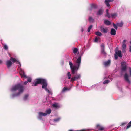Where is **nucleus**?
I'll return each instance as SVG.
<instances>
[{
    "mask_svg": "<svg viewBox=\"0 0 131 131\" xmlns=\"http://www.w3.org/2000/svg\"><path fill=\"white\" fill-rule=\"evenodd\" d=\"M46 113L41 112H38V118L40 119H42V116H45L47 114H49L51 112V110L50 109H49L46 110Z\"/></svg>",
    "mask_w": 131,
    "mask_h": 131,
    "instance_id": "obj_3",
    "label": "nucleus"
},
{
    "mask_svg": "<svg viewBox=\"0 0 131 131\" xmlns=\"http://www.w3.org/2000/svg\"><path fill=\"white\" fill-rule=\"evenodd\" d=\"M130 43L131 44V41L130 42Z\"/></svg>",
    "mask_w": 131,
    "mask_h": 131,
    "instance_id": "obj_49",
    "label": "nucleus"
},
{
    "mask_svg": "<svg viewBox=\"0 0 131 131\" xmlns=\"http://www.w3.org/2000/svg\"><path fill=\"white\" fill-rule=\"evenodd\" d=\"M113 26L114 27L116 30L117 29V25H116L114 23L113 24Z\"/></svg>",
    "mask_w": 131,
    "mask_h": 131,
    "instance_id": "obj_32",
    "label": "nucleus"
},
{
    "mask_svg": "<svg viewBox=\"0 0 131 131\" xmlns=\"http://www.w3.org/2000/svg\"><path fill=\"white\" fill-rule=\"evenodd\" d=\"M115 54L118 56L119 57H122V52L121 51L118 50L115 52Z\"/></svg>",
    "mask_w": 131,
    "mask_h": 131,
    "instance_id": "obj_12",
    "label": "nucleus"
},
{
    "mask_svg": "<svg viewBox=\"0 0 131 131\" xmlns=\"http://www.w3.org/2000/svg\"><path fill=\"white\" fill-rule=\"evenodd\" d=\"M95 34L97 35L100 36L102 35V34L101 32L99 31L95 32Z\"/></svg>",
    "mask_w": 131,
    "mask_h": 131,
    "instance_id": "obj_25",
    "label": "nucleus"
},
{
    "mask_svg": "<svg viewBox=\"0 0 131 131\" xmlns=\"http://www.w3.org/2000/svg\"><path fill=\"white\" fill-rule=\"evenodd\" d=\"M101 49H102L103 48L105 49V46L103 44H102L101 45Z\"/></svg>",
    "mask_w": 131,
    "mask_h": 131,
    "instance_id": "obj_38",
    "label": "nucleus"
},
{
    "mask_svg": "<svg viewBox=\"0 0 131 131\" xmlns=\"http://www.w3.org/2000/svg\"><path fill=\"white\" fill-rule=\"evenodd\" d=\"M81 56H79L75 61L76 65L78 66V67H79L80 64L81 63Z\"/></svg>",
    "mask_w": 131,
    "mask_h": 131,
    "instance_id": "obj_6",
    "label": "nucleus"
},
{
    "mask_svg": "<svg viewBox=\"0 0 131 131\" xmlns=\"http://www.w3.org/2000/svg\"><path fill=\"white\" fill-rule=\"evenodd\" d=\"M79 67H78L77 66H73L71 68V71L73 74H74L75 71H77Z\"/></svg>",
    "mask_w": 131,
    "mask_h": 131,
    "instance_id": "obj_5",
    "label": "nucleus"
},
{
    "mask_svg": "<svg viewBox=\"0 0 131 131\" xmlns=\"http://www.w3.org/2000/svg\"><path fill=\"white\" fill-rule=\"evenodd\" d=\"M111 15L112 18H115L117 16V15L116 13L111 14Z\"/></svg>",
    "mask_w": 131,
    "mask_h": 131,
    "instance_id": "obj_26",
    "label": "nucleus"
},
{
    "mask_svg": "<svg viewBox=\"0 0 131 131\" xmlns=\"http://www.w3.org/2000/svg\"><path fill=\"white\" fill-rule=\"evenodd\" d=\"M80 77V74L77 75L76 76H74V77L72 78L71 79V81L73 82L77 79H79Z\"/></svg>",
    "mask_w": 131,
    "mask_h": 131,
    "instance_id": "obj_8",
    "label": "nucleus"
},
{
    "mask_svg": "<svg viewBox=\"0 0 131 131\" xmlns=\"http://www.w3.org/2000/svg\"><path fill=\"white\" fill-rule=\"evenodd\" d=\"M129 51L131 52V45L130 46L129 48Z\"/></svg>",
    "mask_w": 131,
    "mask_h": 131,
    "instance_id": "obj_44",
    "label": "nucleus"
},
{
    "mask_svg": "<svg viewBox=\"0 0 131 131\" xmlns=\"http://www.w3.org/2000/svg\"><path fill=\"white\" fill-rule=\"evenodd\" d=\"M4 48L6 50H7L8 49V47L6 45H5L4 46Z\"/></svg>",
    "mask_w": 131,
    "mask_h": 131,
    "instance_id": "obj_35",
    "label": "nucleus"
},
{
    "mask_svg": "<svg viewBox=\"0 0 131 131\" xmlns=\"http://www.w3.org/2000/svg\"><path fill=\"white\" fill-rule=\"evenodd\" d=\"M31 81V79L30 78H28L27 81H28V82H30Z\"/></svg>",
    "mask_w": 131,
    "mask_h": 131,
    "instance_id": "obj_39",
    "label": "nucleus"
},
{
    "mask_svg": "<svg viewBox=\"0 0 131 131\" xmlns=\"http://www.w3.org/2000/svg\"><path fill=\"white\" fill-rule=\"evenodd\" d=\"M42 84V88L44 89L48 93H50L49 90L47 88V83L46 79L41 78H38L36 79V81L33 83V86H36L38 84Z\"/></svg>",
    "mask_w": 131,
    "mask_h": 131,
    "instance_id": "obj_2",
    "label": "nucleus"
},
{
    "mask_svg": "<svg viewBox=\"0 0 131 131\" xmlns=\"http://www.w3.org/2000/svg\"><path fill=\"white\" fill-rule=\"evenodd\" d=\"M2 61L0 60V64H1L2 63Z\"/></svg>",
    "mask_w": 131,
    "mask_h": 131,
    "instance_id": "obj_48",
    "label": "nucleus"
},
{
    "mask_svg": "<svg viewBox=\"0 0 131 131\" xmlns=\"http://www.w3.org/2000/svg\"><path fill=\"white\" fill-rule=\"evenodd\" d=\"M28 82V81H26L24 83V84L25 85H26L27 84Z\"/></svg>",
    "mask_w": 131,
    "mask_h": 131,
    "instance_id": "obj_43",
    "label": "nucleus"
},
{
    "mask_svg": "<svg viewBox=\"0 0 131 131\" xmlns=\"http://www.w3.org/2000/svg\"><path fill=\"white\" fill-rule=\"evenodd\" d=\"M108 11H109L108 9L106 10V14H108V13H109Z\"/></svg>",
    "mask_w": 131,
    "mask_h": 131,
    "instance_id": "obj_46",
    "label": "nucleus"
},
{
    "mask_svg": "<svg viewBox=\"0 0 131 131\" xmlns=\"http://www.w3.org/2000/svg\"><path fill=\"white\" fill-rule=\"evenodd\" d=\"M92 27V25H90L88 28L87 31L88 32H89L90 31Z\"/></svg>",
    "mask_w": 131,
    "mask_h": 131,
    "instance_id": "obj_30",
    "label": "nucleus"
},
{
    "mask_svg": "<svg viewBox=\"0 0 131 131\" xmlns=\"http://www.w3.org/2000/svg\"><path fill=\"white\" fill-rule=\"evenodd\" d=\"M111 63V61L109 60L108 61L105 62L104 63V66L106 67L109 66Z\"/></svg>",
    "mask_w": 131,
    "mask_h": 131,
    "instance_id": "obj_15",
    "label": "nucleus"
},
{
    "mask_svg": "<svg viewBox=\"0 0 131 131\" xmlns=\"http://www.w3.org/2000/svg\"><path fill=\"white\" fill-rule=\"evenodd\" d=\"M124 78L125 80L127 82L129 83H130V82L127 73L125 74L124 76Z\"/></svg>",
    "mask_w": 131,
    "mask_h": 131,
    "instance_id": "obj_10",
    "label": "nucleus"
},
{
    "mask_svg": "<svg viewBox=\"0 0 131 131\" xmlns=\"http://www.w3.org/2000/svg\"><path fill=\"white\" fill-rule=\"evenodd\" d=\"M100 31L104 33H107L108 32V29L107 28H105L102 26L100 27Z\"/></svg>",
    "mask_w": 131,
    "mask_h": 131,
    "instance_id": "obj_9",
    "label": "nucleus"
},
{
    "mask_svg": "<svg viewBox=\"0 0 131 131\" xmlns=\"http://www.w3.org/2000/svg\"><path fill=\"white\" fill-rule=\"evenodd\" d=\"M131 126V121L127 125V126L126 127V129H127L129 128Z\"/></svg>",
    "mask_w": 131,
    "mask_h": 131,
    "instance_id": "obj_28",
    "label": "nucleus"
},
{
    "mask_svg": "<svg viewBox=\"0 0 131 131\" xmlns=\"http://www.w3.org/2000/svg\"><path fill=\"white\" fill-rule=\"evenodd\" d=\"M78 51L77 48H74L73 50V52L74 54H76L77 53Z\"/></svg>",
    "mask_w": 131,
    "mask_h": 131,
    "instance_id": "obj_27",
    "label": "nucleus"
},
{
    "mask_svg": "<svg viewBox=\"0 0 131 131\" xmlns=\"http://www.w3.org/2000/svg\"><path fill=\"white\" fill-rule=\"evenodd\" d=\"M10 60L12 61V62L13 63H14L15 62H17V63H19L20 64V63L18 61H17L16 59L15 58H13V57H11L10 58Z\"/></svg>",
    "mask_w": 131,
    "mask_h": 131,
    "instance_id": "obj_18",
    "label": "nucleus"
},
{
    "mask_svg": "<svg viewBox=\"0 0 131 131\" xmlns=\"http://www.w3.org/2000/svg\"><path fill=\"white\" fill-rule=\"evenodd\" d=\"M98 41V39L97 37H96L95 39V42H97Z\"/></svg>",
    "mask_w": 131,
    "mask_h": 131,
    "instance_id": "obj_42",
    "label": "nucleus"
},
{
    "mask_svg": "<svg viewBox=\"0 0 131 131\" xmlns=\"http://www.w3.org/2000/svg\"><path fill=\"white\" fill-rule=\"evenodd\" d=\"M126 40H124L123 42L122 45V52L124 53L125 52V49L126 47V45L125 44Z\"/></svg>",
    "mask_w": 131,
    "mask_h": 131,
    "instance_id": "obj_7",
    "label": "nucleus"
},
{
    "mask_svg": "<svg viewBox=\"0 0 131 131\" xmlns=\"http://www.w3.org/2000/svg\"><path fill=\"white\" fill-rule=\"evenodd\" d=\"M84 31V30H83V28H82L81 29V31L82 32H83Z\"/></svg>",
    "mask_w": 131,
    "mask_h": 131,
    "instance_id": "obj_47",
    "label": "nucleus"
},
{
    "mask_svg": "<svg viewBox=\"0 0 131 131\" xmlns=\"http://www.w3.org/2000/svg\"><path fill=\"white\" fill-rule=\"evenodd\" d=\"M68 89L66 87H64L62 91L63 92H64L66 90H67Z\"/></svg>",
    "mask_w": 131,
    "mask_h": 131,
    "instance_id": "obj_37",
    "label": "nucleus"
},
{
    "mask_svg": "<svg viewBox=\"0 0 131 131\" xmlns=\"http://www.w3.org/2000/svg\"><path fill=\"white\" fill-rule=\"evenodd\" d=\"M12 64L11 61L8 60L7 61L6 64L8 68L10 67Z\"/></svg>",
    "mask_w": 131,
    "mask_h": 131,
    "instance_id": "obj_16",
    "label": "nucleus"
},
{
    "mask_svg": "<svg viewBox=\"0 0 131 131\" xmlns=\"http://www.w3.org/2000/svg\"><path fill=\"white\" fill-rule=\"evenodd\" d=\"M52 106L56 108H58L60 107L59 106L57 103H55L53 104Z\"/></svg>",
    "mask_w": 131,
    "mask_h": 131,
    "instance_id": "obj_21",
    "label": "nucleus"
},
{
    "mask_svg": "<svg viewBox=\"0 0 131 131\" xmlns=\"http://www.w3.org/2000/svg\"><path fill=\"white\" fill-rule=\"evenodd\" d=\"M101 53L102 54L105 56H106L107 54L105 51V49H104V48L101 49Z\"/></svg>",
    "mask_w": 131,
    "mask_h": 131,
    "instance_id": "obj_14",
    "label": "nucleus"
},
{
    "mask_svg": "<svg viewBox=\"0 0 131 131\" xmlns=\"http://www.w3.org/2000/svg\"><path fill=\"white\" fill-rule=\"evenodd\" d=\"M126 124V123H122L121 124V125H124V124Z\"/></svg>",
    "mask_w": 131,
    "mask_h": 131,
    "instance_id": "obj_45",
    "label": "nucleus"
},
{
    "mask_svg": "<svg viewBox=\"0 0 131 131\" xmlns=\"http://www.w3.org/2000/svg\"><path fill=\"white\" fill-rule=\"evenodd\" d=\"M28 94H26L25 95L23 98L24 100H26L27 99V98L28 97Z\"/></svg>",
    "mask_w": 131,
    "mask_h": 131,
    "instance_id": "obj_33",
    "label": "nucleus"
},
{
    "mask_svg": "<svg viewBox=\"0 0 131 131\" xmlns=\"http://www.w3.org/2000/svg\"><path fill=\"white\" fill-rule=\"evenodd\" d=\"M89 21L91 22H93L94 21V19L92 18L91 16H89Z\"/></svg>",
    "mask_w": 131,
    "mask_h": 131,
    "instance_id": "obj_24",
    "label": "nucleus"
},
{
    "mask_svg": "<svg viewBox=\"0 0 131 131\" xmlns=\"http://www.w3.org/2000/svg\"><path fill=\"white\" fill-rule=\"evenodd\" d=\"M67 76L68 77V79H71V74L70 73V72H68Z\"/></svg>",
    "mask_w": 131,
    "mask_h": 131,
    "instance_id": "obj_31",
    "label": "nucleus"
},
{
    "mask_svg": "<svg viewBox=\"0 0 131 131\" xmlns=\"http://www.w3.org/2000/svg\"><path fill=\"white\" fill-rule=\"evenodd\" d=\"M103 11L101 9L99 10L98 12L97 13V15H101L103 13Z\"/></svg>",
    "mask_w": 131,
    "mask_h": 131,
    "instance_id": "obj_23",
    "label": "nucleus"
},
{
    "mask_svg": "<svg viewBox=\"0 0 131 131\" xmlns=\"http://www.w3.org/2000/svg\"><path fill=\"white\" fill-rule=\"evenodd\" d=\"M115 59L116 60L118 58V56L115 53L114 54Z\"/></svg>",
    "mask_w": 131,
    "mask_h": 131,
    "instance_id": "obj_40",
    "label": "nucleus"
},
{
    "mask_svg": "<svg viewBox=\"0 0 131 131\" xmlns=\"http://www.w3.org/2000/svg\"><path fill=\"white\" fill-rule=\"evenodd\" d=\"M123 24V23L122 21L120 23H118L116 24L117 26L120 27H122Z\"/></svg>",
    "mask_w": 131,
    "mask_h": 131,
    "instance_id": "obj_22",
    "label": "nucleus"
},
{
    "mask_svg": "<svg viewBox=\"0 0 131 131\" xmlns=\"http://www.w3.org/2000/svg\"><path fill=\"white\" fill-rule=\"evenodd\" d=\"M24 88L23 85L20 84H18L15 86H13L11 89V91L12 92H14L17 90L18 91V93H16L13 94L11 95L12 98L19 96L24 91Z\"/></svg>",
    "mask_w": 131,
    "mask_h": 131,
    "instance_id": "obj_1",
    "label": "nucleus"
},
{
    "mask_svg": "<svg viewBox=\"0 0 131 131\" xmlns=\"http://www.w3.org/2000/svg\"><path fill=\"white\" fill-rule=\"evenodd\" d=\"M114 0H105V3L107 7H109L110 6L109 2H112Z\"/></svg>",
    "mask_w": 131,
    "mask_h": 131,
    "instance_id": "obj_13",
    "label": "nucleus"
},
{
    "mask_svg": "<svg viewBox=\"0 0 131 131\" xmlns=\"http://www.w3.org/2000/svg\"><path fill=\"white\" fill-rule=\"evenodd\" d=\"M127 65L128 64L126 62H121V66H122V70L124 71H125L127 69Z\"/></svg>",
    "mask_w": 131,
    "mask_h": 131,
    "instance_id": "obj_4",
    "label": "nucleus"
},
{
    "mask_svg": "<svg viewBox=\"0 0 131 131\" xmlns=\"http://www.w3.org/2000/svg\"><path fill=\"white\" fill-rule=\"evenodd\" d=\"M110 33L112 35H115L116 34V30L112 28L111 29Z\"/></svg>",
    "mask_w": 131,
    "mask_h": 131,
    "instance_id": "obj_17",
    "label": "nucleus"
},
{
    "mask_svg": "<svg viewBox=\"0 0 131 131\" xmlns=\"http://www.w3.org/2000/svg\"><path fill=\"white\" fill-rule=\"evenodd\" d=\"M61 119L60 118H56L53 119V121L55 122H57L59 121Z\"/></svg>",
    "mask_w": 131,
    "mask_h": 131,
    "instance_id": "obj_29",
    "label": "nucleus"
},
{
    "mask_svg": "<svg viewBox=\"0 0 131 131\" xmlns=\"http://www.w3.org/2000/svg\"><path fill=\"white\" fill-rule=\"evenodd\" d=\"M20 75H21L22 78H27V77L25 74V73L23 71H20Z\"/></svg>",
    "mask_w": 131,
    "mask_h": 131,
    "instance_id": "obj_19",
    "label": "nucleus"
},
{
    "mask_svg": "<svg viewBox=\"0 0 131 131\" xmlns=\"http://www.w3.org/2000/svg\"><path fill=\"white\" fill-rule=\"evenodd\" d=\"M69 65L70 66V68L72 67L73 66V64L72 63V62L70 61H69Z\"/></svg>",
    "mask_w": 131,
    "mask_h": 131,
    "instance_id": "obj_36",
    "label": "nucleus"
},
{
    "mask_svg": "<svg viewBox=\"0 0 131 131\" xmlns=\"http://www.w3.org/2000/svg\"><path fill=\"white\" fill-rule=\"evenodd\" d=\"M106 16H107L108 18H110V16L109 13H108V14H106Z\"/></svg>",
    "mask_w": 131,
    "mask_h": 131,
    "instance_id": "obj_41",
    "label": "nucleus"
},
{
    "mask_svg": "<svg viewBox=\"0 0 131 131\" xmlns=\"http://www.w3.org/2000/svg\"><path fill=\"white\" fill-rule=\"evenodd\" d=\"M104 23L107 25H109L111 24L110 22L108 20H105L104 21Z\"/></svg>",
    "mask_w": 131,
    "mask_h": 131,
    "instance_id": "obj_20",
    "label": "nucleus"
},
{
    "mask_svg": "<svg viewBox=\"0 0 131 131\" xmlns=\"http://www.w3.org/2000/svg\"><path fill=\"white\" fill-rule=\"evenodd\" d=\"M96 128L98 129V130L102 131L103 130L104 128V127L101 126L99 124H97L96 126Z\"/></svg>",
    "mask_w": 131,
    "mask_h": 131,
    "instance_id": "obj_11",
    "label": "nucleus"
},
{
    "mask_svg": "<svg viewBox=\"0 0 131 131\" xmlns=\"http://www.w3.org/2000/svg\"><path fill=\"white\" fill-rule=\"evenodd\" d=\"M109 81H110L109 80H106L103 82V84H108V83Z\"/></svg>",
    "mask_w": 131,
    "mask_h": 131,
    "instance_id": "obj_34",
    "label": "nucleus"
}]
</instances>
